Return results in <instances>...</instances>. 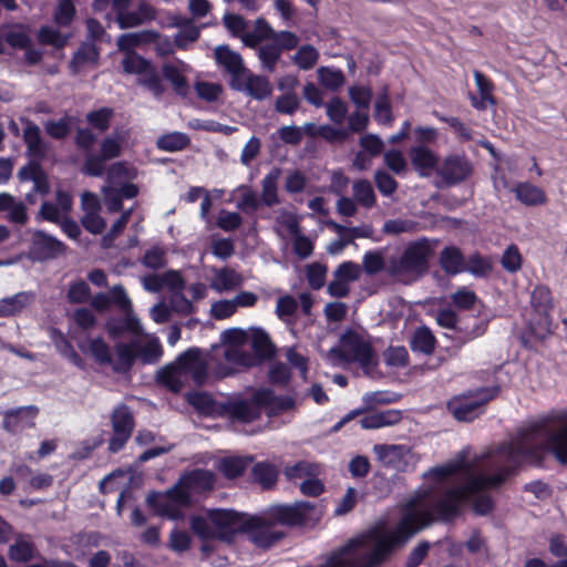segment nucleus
I'll use <instances>...</instances> for the list:
<instances>
[{"label": "nucleus", "mask_w": 567, "mask_h": 567, "mask_svg": "<svg viewBox=\"0 0 567 567\" xmlns=\"http://www.w3.org/2000/svg\"><path fill=\"white\" fill-rule=\"evenodd\" d=\"M545 452L567 464V410L519 432L511 442L472 462L462 458L431 468L424 474L429 486L403 506L395 528L377 526L368 530L320 567H379L395 547L435 519L454 518L464 501H472L480 515L489 513L493 501L483 492L499 486L522 462L538 463Z\"/></svg>", "instance_id": "obj_1"}, {"label": "nucleus", "mask_w": 567, "mask_h": 567, "mask_svg": "<svg viewBox=\"0 0 567 567\" xmlns=\"http://www.w3.org/2000/svg\"><path fill=\"white\" fill-rule=\"evenodd\" d=\"M321 512L312 502L300 501L291 505H276L269 509L267 518L247 517V526L243 532L247 533L248 538L260 548H269L284 534L275 530V524L289 526L302 525L310 519H318Z\"/></svg>", "instance_id": "obj_2"}, {"label": "nucleus", "mask_w": 567, "mask_h": 567, "mask_svg": "<svg viewBox=\"0 0 567 567\" xmlns=\"http://www.w3.org/2000/svg\"><path fill=\"white\" fill-rule=\"evenodd\" d=\"M208 362L203 352L190 348L179 354L175 362L158 371L157 379L173 392H179L189 380L196 385L205 384L208 373Z\"/></svg>", "instance_id": "obj_3"}, {"label": "nucleus", "mask_w": 567, "mask_h": 567, "mask_svg": "<svg viewBox=\"0 0 567 567\" xmlns=\"http://www.w3.org/2000/svg\"><path fill=\"white\" fill-rule=\"evenodd\" d=\"M247 526V517L231 509H208L190 519V528L203 540L230 542Z\"/></svg>", "instance_id": "obj_4"}, {"label": "nucleus", "mask_w": 567, "mask_h": 567, "mask_svg": "<svg viewBox=\"0 0 567 567\" xmlns=\"http://www.w3.org/2000/svg\"><path fill=\"white\" fill-rule=\"evenodd\" d=\"M432 247L426 239L409 244L399 256H392L388 261L386 271L403 284H412L429 270V259Z\"/></svg>", "instance_id": "obj_5"}, {"label": "nucleus", "mask_w": 567, "mask_h": 567, "mask_svg": "<svg viewBox=\"0 0 567 567\" xmlns=\"http://www.w3.org/2000/svg\"><path fill=\"white\" fill-rule=\"evenodd\" d=\"M327 359L333 365L358 362L365 374H369L378 363L371 344L355 332L346 333L341 338L340 347L329 350Z\"/></svg>", "instance_id": "obj_6"}, {"label": "nucleus", "mask_w": 567, "mask_h": 567, "mask_svg": "<svg viewBox=\"0 0 567 567\" xmlns=\"http://www.w3.org/2000/svg\"><path fill=\"white\" fill-rule=\"evenodd\" d=\"M146 503L154 508L159 516L171 519H179L183 517V508L190 504L189 495L176 483L165 493H150Z\"/></svg>", "instance_id": "obj_7"}, {"label": "nucleus", "mask_w": 567, "mask_h": 567, "mask_svg": "<svg viewBox=\"0 0 567 567\" xmlns=\"http://www.w3.org/2000/svg\"><path fill=\"white\" fill-rule=\"evenodd\" d=\"M499 392L498 386L480 389L475 399L468 395L455 398L447 404L449 412L460 422H472L483 411V406Z\"/></svg>", "instance_id": "obj_8"}, {"label": "nucleus", "mask_w": 567, "mask_h": 567, "mask_svg": "<svg viewBox=\"0 0 567 567\" xmlns=\"http://www.w3.org/2000/svg\"><path fill=\"white\" fill-rule=\"evenodd\" d=\"M214 358L219 361L214 369L217 378H226L241 369L259 364V360L254 354L236 346L219 347L216 349Z\"/></svg>", "instance_id": "obj_9"}, {"label": "nucleus", "mask_w": 567, "mask_h": 567, "mask_svg": "<svg viewBox=\"0 0 567 567\" xmlns=\"http://www.w3.org/2000/svg\"><path fill=\"white\" fill-rule=\"evenodd\" d=\"M299 43L298 37L290 31H279L275 40L259 44L258 58L264 70L274 72L282 51L292 50Z\"/></svg>", "instance_id": "obj_10"}, {"label": "nucleus", "mask_w": 567, "mask_h": 567, "mask_svg": "<svg viewBox=\"0 0 567 567\" xmlns=\"http://www.w3.org/2000/svg\"><path fill=\"white\" fill-rule=\"evenodd\" d=\"M473 173V163L463 155L446 156L436 169V175L442 178L446 187L467 181Z\"/></svg>", "instance_id": "obj_11"}, {"label": "nucleus", "mask_w": 567, "mask_h": 567, "mask_svg": "<svg viewBox=\"0 0 567 567\" xmlns=\"http://www.w3.org/2000/svg\"><path fill=\"white\" fill-rule=\"evenodd\" d=\"M111 423L114 434L110 440L109 450L116 453L125 446L135 426L131 409L125 404L116 406L111 414Z\"/></svg>", "instance_id": "obj_12"}, {"label": "nucleus", "mask_w": 567, "mask_h": 567, "mask_svg": "<svg viewBox=\"0 0 567 567\" xmlns=\"http://www.w3.org/2000/svg\"><path fill=\"white\" fill-rule=\"evenodd\" d=\"M229 85L237 92L245 93L257 101H264L272 94V85L266 76L247 70L240 78L230 79Z\"/></svg>", "instance_id": "obj_13"}, {"label": "nucleus", "mask_w": 567, "mask_h": 567, "mask_svg": "<svg viewBox=\"0 0 567 567\" xmlns=\"http://www.w3.org/2000/svg\"><path fill=\"white\" fill-rule=\"evenodd\" d=\"M30 233L31 245L29 255L33 260L44 261L53 259L64 251V244L53 236H50L42 230H33Z\"/></svg>", "instance_id": "obj_14"}, {"label": "nucleus", "mask_w": 567, "mask_h": 567, "mask_svg": "<svg viewBox=\"0 0 567 567\" xmlns=\"http://www.w3.org/2000/svg\"><path fill=\"white\" fill-rule=\"evenodd\" d=\"M373 452L384 466L400 472L406 471L412 460L411 449L406 445L377 444Z\"/></svg>", "instance_id": "obj_15"}, {"label": "nucleus", "mask_w": 567, "mask_h": 567, "mask_svg": "<svg viewBox=\"0 0 567 567\" xmlns=\"http://www.w3.org/2000/svg\"><path fill=\"white\" fill-rule=\"evenodd\" d=\"M409 158L420 177H430L440 166L437 155L425 145H415L409 150Z\"/></svg>", "instance_id": "obj_16"}, {"label": "nucleus", "mask_w": 567, "mask_h": 567, "mask_svg": "<svg viewBox=\"0 0 567 567\" xmlns=\"http://www.w3.org/2000/svg\"><path fill=\"white\" fill-rule=\"evenodd\" d=\"M214 55L217 63L230 74V79L240 78L248 70L245 66L243 56L228 45L216 47Z\"/></svg>", "instance_id": "obj_17"}, {"label": "nucleus", "mask_w": 567, "mask_h": 567, "mask_svg": "<svg viewBox=\"0 0 567 567\" xmlns=\"http://www.w3.org/2000/svg\"><path fill=\"white\" fill-rule=\"evenodd\" d=\"M178 485L187 493H202L212 489L215 483V475L210 471L195 470L179 478Z\"/></svg>", "instance_id": "obj_18"}, {"label": "nucleus", "mask_w": 567, "mask_h": 567, "mask_svg": "<svg viewBox=\"0 0 567 567\" xmlns=\"http://www.w3.org/2000/svg\"><path fill=\"white\" fill-rule=\"evenodd\" d=\"M155 18V10L147 2L141 0L138 2L137 10L124 11L120 17L115 19L121 29H128L141 25Z\"/></svg>", "instance_id": "obj_19"}, {"label": "nucleus", "mask_w": 567, "mask_h": 567, "mask_svg": "<svg viewBox=\"0 0 567 567\" xmlns=\"http://www.w3.org/2000/svg\"><path fill=\"white\" fill-rule=\"evenodd\" d=\"M23 140L31 157L42 159L47 156L49 146L41 136L40 127L28 121L23 130Z\"/></svg>", "instance_id": "obj_20"}, {"label": "nucleus", "mask_w": 567, "mask_h": 567, "mask_svg": "<svg viewBox=\"0 0 567 567\" xmlns=\"http://www.w3.org/2000/svg\"><path fill=\"white\" fill-rule=\"evenodd\" d=\"M254 400L257 404L269 408L271 413H280L295 406V400L291 396H277L270 389L255 391Z\"/></svg>", "instance_id": "obj_21"}, {"label": "nucleus", "mask_w": 567, "mask_h": 567, "mask_svg": "<svg viewBox=\"0 0 567 567\" xmlns=\"http://www.w3.org/2000/svg\"><path fill=\"white\" fill-rule=\"evenodd\" d=\"M213 272L214 276L210 280V288L217 292L234 290L244 282L243 276L228 267L213 269Z\"/></svg>", "instance_id": "obj_22"}, {"label": "nucleus", "mask_w": 567, "mask_h": 567, "mask_svg": "<svg viewBox=\"0 0 567 567\" xmlns=\"http://www.w3.org/2000/svg\"><path fill=\"white\" fill-rule=\"evenodd\" d=\"M276 35H278V32L264 18H258L255 21L254 31L244 33L241 41L245 45L256 49L262 42L275 40Z\"/></svg>", "instance_id": "obj_23"}, {"label": "nucleus", "mask_w": 567, "mask_h": 567, "mask_svg": "<svg viewBox=\"0 0 567 567\" xmlns=\"http://www.w3.org/2000/svg\"><path fill=\"white\" fill-rule=\"evenodd\" d=\"M281 176L279 167H272L261 181V202L268 207L280 203L278 195V183Z\"/></svg>", "instance_id": "obj_24"}, {"label": "nucleus", "mask_w": 567, "mask_h": 567, "mask_svg": "<svg viewBox=\"0 0 567 567\" xmlns=\"http://www.w3.org/2000/svg\"><path fill=\"white\" fill-rule=\"evenodd\" d=\"M464 260L462 251L455 246L445 247L439 257L441 268L450 276L464 272Z\"/></svg>", "instance_id": "obj_25"}, {"label": "nucleus", "mask_w": 567, "mask_h": 567, "mask_svg": "<svg viewBox=\"0 0 567 567\" xmlns=\"http://www.w3.org/2000/svg\"><path fill=\"white\" fill-rule=\"evenodd\" d=\"M34 299L33 293L28 291L18 292L12 297L0 300V317H11L20 313Z\"/></svg>", "instance_id": "obj_26"}, {"label": "nucleus", "mask_w": 567, "mask_h": 567, "mask_svg": "<svg viewBox=\"0 0 567 567\" xmlns=\"http://www.w3.org/2000/svg\"><path fill=\"white\" fill-rule=\"evenodd\" d=\"M38 413L39 409L35 405H28L9 410L4 413L3 427L9 432H14L18 429L19 422H21L24 417L30 420V422H27V425L33 426V420Z\"/></svg>", "instance_id": "obj_27"}, {"label": "nucleus", "mask_w": 567, "mask_h": 567, "mask_svg": "<svg viewBox=\"0 0 567 567\" xmlns=\"http://www.w3.org/2000/svg\"><path fill=\"white\" fill-rule=\"evenodd\" d=\"M8 210V219L18 225H24L28 221V214L25 205L22 202L8 194H0V212Z\"/></svg>", "instance_id": "obj_28"}, {"label": "nucleus", "mask_w": 567, "mask_h": 567, "mask_svg": "<svg viewBox=\"0 0 567 567\" xmlns=\"http://www.w3.org/2000/svg\"><path fill=\"white\" fill-rule=\"evenodd\" d=\"M514 192L516 198L526 206L543 205L547 200L545 192L530 183H519Z\"/></svg>", "instance_id": "obj_29"}, {"label": "nucleus", "mask_w": 567, "mask_h": 567, "mask_svg": "<svg viewBox=\"0 0 567 567\" xmlns=\"http://www.w3.org/2000/svg\"><path fill=\"white\" fill-rule=\"evenodd\" d=\"M99 58V51L94 44L84 43L75 52L70 62V68L74 74L80 73L84 68L95 65Z\"/></svg>", "instance_id": "obj_30"}, {"label": "nucleus", "mask_w": 567, "mask_h": 567, "mask_svg": "<svg viewBox=\"0 0 567 567\" xmlns=\"http://www.w3.org/2000/svg\"><path fill=\"white\" fill-rule=\"evenodd\" d=\"M116 359L111 364L116 372L130 370L137 358L135 342L117 343L115 347Z\"/></svg>", "instance_id": "obj_31"}, {"label": "nucleus", "mask_w": 567, "mask_h": 567, "mask_svg": "<svg viewBox=\"0 0 567 567\" xmlns=\"http://www.w3.org/2000/svg\"><path fill=\"white\" fill-rule=\"evenodd\" d=\"M435 346L436 339L432 331L425 326L417 328L411 338V349L414 352L430 355L434 352Z\"/></svg>", "instance_id": "obj_32"}, {"label": "nucleus", "mask_w": 567, "mask_h": 567, "mask_svg": "<svg viewBox=\"0 0 567 567\" xmlns=\"http://www.w3.org/2000/svg\"><path fill=\"white\" fill-rule=\"evenodd\" d=\"M252 462L251 456H230L224 457L218 462L217 468L227 478H236L246 471L247 466Z\"/></svg>", "instance_id": "obj_33"}, {"label": "nucleus", "mask_w": 567, "mask_h": 567, "mask_svg": "<svg viewBox=\"0 0 567 567\" xmlns=\"http://www.w3.org/2000/svg\"><path fill=\"white\" fill-rule=\"evenodd\" d=\"M35 547L29 537L19 535L8 549V555L11 560L18 563H27L34 557Z\"/></svg>", "instance_id": "obj_34"}, {"label": "nucleus", "mask_w": 567, "mask_h": 567, "mask_svg": "<svg viewBox=\"0 0 567 567\" xmlns=\"http://www.w3.org/2000/svg\"><path fill=\"white\" fill-rule=\"evenodd\" d=\"M251 475L264 489H270L277 483L278 470L270 463L260 462L252 467Z\"/></svg>", "instance_id": "obj_35"}, {"label": "nucleus", "mask_w": 567, "mask_h": 567, "mask_svg": "<svg viewBox=\"0 0 567 567\" xmlns=\"http://www.w3.org/2000/svg\"><path fill=\"white\" fill-rule=\"evenodd\" d=\"M261 408L262 405L257 404L254 399L250 402L238 401L230 404L229 413L241 422H251L260 416Z\"/></svg>", "instance_id": "obj_36"}, {"label": "nucleus", "mask_w": 567, "mask_h": 567, "mask_svg": "<svg viewBox=\"0 0 567 567\" xmlns=\"http://www.w3.org/2000/svg\"><path fill=\"white\" fill-rule=\"evenodd\" d=\"M275 223L276 225L274 229L281 238H286L284 230H286L290 236L297 235V233L300 230L297 216L287 209H280L277 212Z\"/></svg>", "instance_id": "obj_37"}, {"label": "nucleus", "mask_w": 567, "mask_h": 567, "mask_svg": "<svg viewBox=\"0 0 567 567\" xmlns=\"http://www.w3.org/2000/svg\"><path fill=\"white\" fill-rule=\"evenodd\" d=\"M19 177L23 181H32L35 193L44 195L49 192L48 178L39 165L22 167L19 171Z\"/></svg>", "instance_id": "obj_38"}, {"label": "nucleus", "mask_w": 567, "mask_h": 567, "mask_svg": "<svg viewBox=\"0 0 567 567\" xmlns=\"http://www.w3.org/2000/svg\"><path fill=\"white\" fill-rule=\"evenodd\" d=\"M353 199L357 204L371 208L377 203V196L372 184L368 179H359L352 186Z\"/></svg>", "instance_id": "obj_39"}, {"label": "nucleus", "mask_w": 567, "mask_h": 567, "mask_svg": "<svg viewBox=\"0 0 567 567\" xmlns=\"http://www.w3.org/2000/svg\"><path fill=\"white\" fill-rule=\"evenodd\" d=\"M284 474L288 480L309 478L320 474V465L317 463L300 461L293 465H288L284 470Z\"/></svg>", "instance_id": "obj_40"}, {"label": "nucleus", "mask_w": 567, "mask_h": 567, "mask_svg": "<svg viewBox=\"0 0 567 567\" xmlns=\"http://www.w3.org/2000/svg\"><path fill=\"white\" fill-rule=\"evenodd\" d=\"M137 172L134 167L127 166L125 163L118 162L113 164L107 171V182L110 186L122 185L131 179L136 178Z\"/></svg>", "instance_id": "obj_41"}, {"label": "nucleus", "mask_w": 567, "mask_h": 567, "mask_svg": "<svg viewBox=\"0 0 567 567\" xmlns=\"http://www.w3.org/2000/svg\"><path fill=\"white\" fill-rule=\"evenodd\" d=\"M190 143L189 137L182 132H173L157 140V147L166 152H177L186 148Z\"/></svg>", "instance_id": "obj_42"}, {"label": "nucleus", "mask_w": 567, "mask_h": 567, "mask_svg": "<svg viewBox=\"0 0 567 567\" xmlns=\"http://www.w3.org/2000/svg\"><path fill=\"white\" fill-rule=\"evenodd\" d=\"M319 82L331 91L339 90L344 84V75L341 70L321 66L317 70Z\"/></svg>", "instance_id": "obj_43"}, {"label": "nucleus", "mask_w": 567, "mask_h": 567, "mask_svg": "<svg viewBox=\"0 0 567 567\" xmlns=\"http://www.w3.org/2000/svg\"><path fill=\"white\" fill-rule=\"evenodd\" d=\"M152 33L150 32H133L125 33L117 38V48L123 53L135 52L134 49L143 43L150 41Z\"/></svg>", "instance_id": "obj_44"}, {"label": "nucleus", "mask_w": 567, "mask_h": 567, "mask_svg": "<svg viewBox=\"0 0 567 567\" xmlns=\"http://www.w3.org/2000/svg\"><path fill=\"white\" fill-rule=\"evenodd\" d=\"M164 76L172 83L175 92L179 95L185 96L188 91V84L186 78L183 74V70L174 64H165L163 66Z\"/></svg>", "instance_id": "obj_45"}, {"label": "nucleus", "mask_w": 567, "mask_h": 567, "mask_svg": "<svg viewBox=\"0 0 567 567\" xmlns=\"http://www.w3.org/2000/svg\"><path fill=\"white\" fill-rule=\"evenodd\" d=\"M137 358L144 363H154L162 355V347L156 338H152L144 344L135 342Z\"/></svg>", "instance_id": "obj_46"}, {"label": "nucleus", "mask_w": 567, "mask_h": 567, "mask_svg": "<svg viewBox=\"0 0 567 567\" xmlns=\"http://www.w3.org/2000/svg\"><path fill=\"white\" fill-rule=\"evenodd\" d=\"M138 83L147 87L155 97H159L165 91L162 80L152 64L138 76Z\"/></svg>", "instance_id": "obj_47"}, {"label": "nucleus", "mask_w": 567, "mask_h": 567, "mask_svg": "<svg viewBox=\"0 0 567 567\" xmlns=\"http://www.w3.org/2000/svg\"><path fill=\"white\" fill-rule=\"evenodd\" d=\"M474 80L481 94V102H474L473 105L477 109H484L485 103L494 104L492 82L480 71H474Z\"/></svg>", "instance_id": "obj_48"}, {"label": "nucleus", "mask_w": 567, "mask_h": 567, "mask_svg": "<svg viewBox=\"0 0 567 567\" xmlns=\"http://www.w3.org/2000/svg\"><path fill=\"white\" fill-rule=\"evenodd\" d=\"M318 58L319 53L317 49L310 44H306L298 49L292 60L301 70H310L317 64Z\"/></svg>", "instance_id": "obj_49"}, {"label": "nucleus", "mask_w": 567, "mask_h": 567, "mask_svg": "<svg viewBox=\"0 0 567 567\" xmlns=\"http://www.w3.org/2000/svg\"><path fill=\"white\" fill-rule=\"evenodd\" d=\"M300 104L301 100L296 92H286L276 99L274 107L280 114L293 115L300 107Z\"/></svg>", "instance_id": "obj_50"}, {"label": "nucleus", "mask_w": 567, "mask_h": 567, "mask_svg": "<svg viewBox=\"0 0 567 567\" xmlns=\"http://www.w3.org/2000/svg\"><path fill=\"white\" fill-rule=\"evenodd\" d=\"M150 62L136 52L124 53L122 60L123 71L127 74L141 75L150 66Z\"/></svg>", "instance_id": "obj_51"}, {"label": "nucleus", "mask_w": 567, "mask_h": 567, "mask_svg": "<svg viewBox=\"0 0 567 567\" xmlns=\"http://www.w3.org/2000/svg\"><path fill=\"white\" fill-rule=\"evenodd\" d=\"M241 193V198L237 204V207L244 212H256L262 204L258 194L246 185H241L237 189Z\"/></svg>", "instance_id": "obj_52"}, {"label": "nucleus", "mask_w": 567, "mask_h": 567, "mask_svg": "<svg viewBox=\"0 0 567 567\" xmlns=\"http://www.w3.org/2000/svg\"><path fill=\"white\" fill-rule=\"evenodd\" d=\"M251 348L255 351V357L259 360V363L262 359H267L271 357L274 352L272 343L269 339V337L261 332H255L251 340Z\"/></svg>", "instance_id": "obj_53"}, {"label": "nucleus", "mask_w": 567, "mask_h": 567, "mask_svg": "<svg viewBox=\"0 0 567 567\" xmlns=\"http://www.w3.org/2000/svg\"><path fill=\"white\" fill-rule=\"evenodd\" d=\"M374 183L379 192L383 196H391L398 189V182L395 178L384 169H378L374 173Z\"/></svg>", "instance_id": "obj_54"}, {"label": "nucleus", "mask_w": 567, "mask_h": 567, "mask_svg": "<svg viewBox=\"0 0 567 567\" xmlns=\"http://www.w3.org/2000/svg\"><path fill=\"white\" fill-rule=\"evenodd\" d=\"M364 271L372 276L381 270H386L388 262H385L382 251H368L362 259Z\"/></svg>", "instance_id": "obj_55"}, {"label": "nucleus", "mask_w": 567, "mask_h": 567, "mask_svg": "<svg viewBox=\"0 0 567 567\" xmlns=\"http://www.w3.org/2000/svg\"><path fill=\"white\" fill-rule=\"evenodd\" d=\"M326 113L334 124H342L348 114V106L340 97L334 96L326 104Z\"/></svg>", "instance_id": "obj_56"}, {"label": "nucleus", "mask_w": 567, "mask_h": 567, "mask_svg": "<svg viewBox=\"0 0 567 567\" xmlns=\"http://www.w3.org/2000/svg\"><path fill=\"white\" fill-rule=\"evenodd\" d=\"M464 271L476 277H483L491 271L489 262L478 254H473L464 260Z\"/></svg>", "instance_id": "obj_57"}, {"label": "nucleus", "mask_w": 567, "mask_h": 567, "mask_svg": "<svg viewBox=\"0 0 567 567\" xmlns=\"http://www.w3.org/2000/svg\"><path fill=\"white\" fill-rule=\"evenodd\" d=\"M89 350L100 364H112L113 357L110 347L101 339L95 338L90 341Z\"/></svg>", "instance_id": "obj_58"}, {"label": "nucleus", "mask_w": 567, "mask_h": 567, "mask_svg": "<svg viewBox=\"0 0 567 567\" xmlns=\"http://www.w3.org/2000/svg\"><path fill=\"white\" fill-rule=\"evenodd\" d=\"M386 167L396 175H402L408 169V163L403 154L398 150H390L383 154Z\"/></svg>", "instance_id": "obj_59"}, {"label": "nucleus", "mask_w": 567, "mask_h": 567, "mask_svg": "<svg viewBox=\"0 0 567 567\" xmlns=\"http://www.w3.org/2000/svg\"><path fill=\"white\" fill-rule=\"evenodd\" d=\"M113 116V110L102 107L97 111L87 113L86 121L100 132H104L110 127V120Z\"/></svg>", "instance_id": "obj_60"}, {"label": "nucleus", "mask_w": 567, "mask_h": 567, "mask_svg": "<svg viewBox=\"0 0 567 567\" xmlns=\"http://www.w3.org/2000/svg\"><path fill=\"white\" fill-rule=\"evenodd\" d=\"M327 270V267L320 262H313L307 266V279L312 289L318 290L323 287Z\"/></svg>", "instance_id": "obj_61"}, {"label": "nucleus", "mask_w": 567, "mask_h": 567, "mask_svg": "<svg viewBox=\"0 0 567 567\" xmlns=\"http://www.w3.org/2000/svg\"><path fill=\"white\" fill-rule=\"evenodd\" d=\"M394 414L388 413H373L367 415L360 420V424L363 429H379L386 425H391L395 422Z\"/></svg>", "instance_id": "obj_62"}, {"label": "nucleus", "mask_w": 567, "mask_h": 567, "mask_svg": "<svg viewBox=\"0 0 567 567\" xmlns=\"http://www.w3.org/2000/svg\"><path fill=\"white\" fill-rule=\"evenodd\" d=\"M44 128L48 135H50L52 138L63 140L70 134L71 131L70 118L62 117L58 121H47L44 123Z\"/></svg>", "instance_id": "obj_63"}, {"label": "nucleus", "mask_w": 567, "mask_h": 567, "mask_svg": "<svg viewBox=\"0 0 567 567\" xmlns=\"http://www.w3.org/2000/svg\"><path fill=\"white\" fill-rule=\"evenodd\" d=\"M168 305L172 311L179 315H190L195 311L192 301L184 296L183 291H175L171 293Z\"/></svg>", "instance_id": "obj_64"}]
</instances>
